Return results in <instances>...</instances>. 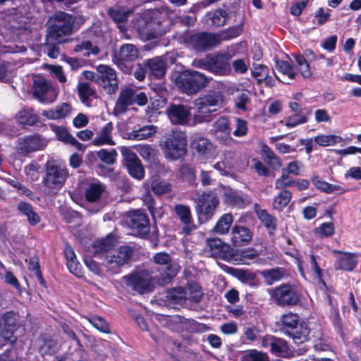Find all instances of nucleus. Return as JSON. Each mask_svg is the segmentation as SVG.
<instances>
[{
  "instance_id": "nucleus-10",
  "label": "nucleus",
  "mask_w": 361,
  "mask_h": 361,
  "mask_svg": "<svg viewBox=\"0 0 361 361\" xmlns=\"http://www.w3.org/2000/svg\"><path fill=\"white\" fill-rule=\"evenodd\" d=\"M139 51L133 44H124L113 54V62L125 73L133 69V63L138 58Z\"/></svg>"
},
{
  "instance_id": "nucleus-37",
  "label": "nucleus",
  "mask_w": 361,
  "mask_h": 361,
  "mask_svg": "<svg viewBox=\"0 0 361 361\" xmlns=\"http://www.w3.org/2000/svg\"><path fill=\"white\" fill-rule=\"evenodd\" d=\"M224 200L226 204L239 208H244L247 204V201L243 195L233 190L224 193Z\"/></svg>"
},
{
  "instance_id": "nucleus-4",
  "label": "nucleus",
  "mask_w": 361,
  "mask_h": 361,
  "mask_svg": "<svg viewBox=\"0 0 361 361\" xmlns=\"http://www.w3.org/2000/svg\"><path fill=\"white\" fill-rule=\"evenodd\" d=\"M21 326V317L18 312L8 310L0 316V349L8 343L16 341L15 333Z\"/></svg>"
},
{
  "instance_id": "nucleus-47",
  "label": "nucleus",
  "mask_w": 361,
  "mask_h": 361,
  "mask_svg": "<svg viewBox=\"0 0 361 361\" xmlns=\"http://www.w3.org/2000/svg\"><path fill=\"white\" fill-rule=\"evenodd\" d=\"M240 361H270L267 353L256 349H250L243 352Z\"/></svg>"
},
{
  "instance_id": "nucleus-59",
  "label": "nucleus",
  "mask_w": 361,
  "mask_h": 361,
  "mask_svg": "<svg viewBox=\"0 0 361 361\" xmlns=\"http://www.w3.org/2000/svg\"><path fill=\"white\" fill-rule=\"evenodd\" d=\"M34 90H51V83L42 75H35L33 78Z\"/></svg>"
},
{
  "instance_id": "nucleus-34",
  "label": "nucleus",
  "mask_w": 361,
  "mask_h": 361,
  "mask_svg": "<svg viewBox=\"0 0 361 361\" xmlns=\"http://www.w3.org/2000/svg\"><path fill=\"white\" fill-rule=\"evenodd\" d=\"M130 12V10H126L123 7L116 6L109 8L107 13L118 25V27L123 31L125 30V26L121 24L126 23L128 21Z\"/></svg>"
},
{
  "instance_id": "nucleus-57",
  "label": "nucleus",
  "mask_w": 361,
  "mask_h": 361,
  "mask_svg": "<svg viewBox=\"0 0 361 361\" xmlns=\"http://www.w3.org/2000/svg\"><path fill=\"white\" fill-rule=\"evenodd\" d=\"M89 322L100 332L105 334L110 332L109 324L102 317L97 315H92L90 317Z\"/></svg>"
},
{
  "instance_id": "nucleus-14",
  "label": "nucleus",
  "mask_w": 361,
  "mask_h": 361,
  "mask_svg": "<svg viewBox=\"0 0 361 361\" xmlns=\"http://www.w3.org/2000/svg\"><path fill=\"white\" fill-rule=\"evenodd\" d=\"M128 226L134 234L142 239H147L150 231V223L148 216L140 209L130 212Z\"/></svg>"
},
{
  "instance_id": "nucleus-3",
  "label": "nucleus",
  "mask_w": 361,
  "mask_h": 361,
  "mask_svg": "<svg viewBox=\"0 0 361 361\" xmlns=\"http://www.w3.org/2000/svg\"><path fill=\"white\" fill-rule=\"evenodd\" d=\"M160 146L166 159L178 160L187 154V136L183 132L172 131L166 135Z\"/></svg>"
},
{
  "instance_id": "nucleus-18",
  "label": "nucleus",
  "mask_w": 361,
  "mask_h": 361,
  "mask_svg": "<svg viewBox=\"0 0 361 361\" xmlns=\"http://www.w3.org/2000/svg\"><path fill=\"white\" fill-rule=\"evenodd\" d=\"M264 348H269L271 354L277 357H288L291 351L286 340L273 335H266L262 340Z\"/></svg>"
},
{
  "instance_id": "nucleus-53",
  "label": "nucleus",
  "mask_w": 361,
  "mask_h": 361,
  "mask_svg": "<svg viewBox=\"0 0 361 361\" xmlns=\"http://www.w3.org/2000/svg\"><path fill=\"white\" fill-rule=\"evenodd\" d=\"M296 66L300 71L301 75L304 78H309L312 75V72L310 69V65L307 59L302 55H293Z\"/></svg>"
},
{
  "instance_id": "nucleus-19",
  "label": "nucleus",
  "mask_w": 361,
  "mask_h": 361,
  "mask_svg": "<svg viewBox=\"0 0 361 361\" xmlns=\"http://www.w3.org/2000/svg\"><path fill=\"white\" fill-rule=\"evenodd\" d=\"M133 249L129 245H121L108 260V267L114 274L120 271L121 267L128 263L133 255Z\"/></svg>"
},
{
  "instance_id": "nucleus-22",
  "label": "nucleus",
  "mask_w": 361,
  "mask_h": 361,
  "mask_svg": "<svg viewBox=\"0 0 361 361\" xmlns=\"http://www.w3.org/2000/svg\"><path fill=\"white\" fill-rule=\"evenodd\" d=\"M231 56L226 53L209 54V71L219 75H226L231 71L229 60Z\"/></svg>"
},
{
  "instance_id": "nucleus-26",
  "label": "nucleus",
  "mask_w": 361,
  "mask_h": 361,
  "mask_svg": "<svg viewBox=\"0 0 361 361\" xmlns=\"http://www.w3.org/2000/svg\"><path fill=\"white\" fill-rule=\"evenodd\" d=\"M166 114L171 122L176 125L187 124L190 116V111L183 104H171Z\"/></svg>"
},
{
  "instance_id": "nucleus-58",
  "label": "nucleus",
  "mask_w": 361,
  "mask_h": 361,
  "mask_svg": "<svg viewBox=\"0 0 361 361\" xmlns=\"http://www.w3.org/2000/svg\"><path fill=\"white\" fill-rule=\"evenodd\" d=\"M269 71V68L267 66L254 64V68L252 70V75L257 80V83L261 85L262 79H264V78L267 76Z\"/></svg>"
},
{
  "instance_id": "nucleus-40",
  "label": "nucleus",
  "mask_w": 361,
  "mask_h": 361,
  "mask_svg": "<svg viewBox=\"0 0 361 361\" xmlns=\"http://www.w3.org/2000/svg\"><path fill=\"white\" fill-rule=\"evenodd\" d=\"M227 16L226 11L219 9L207 13L204 19L208 24L210 21L212 25L220 27L225 25Z\"/></svg>"
},
{
  "instance_id": "nucleus-7",
  "label": "nucleus",
  "mask_w": 361,
  "mask_h": 361,
  "mask_svg": "<svg viewBox=\"0 0 361 361\" xmlns=\"http://www.w3.org/2000/svg\"><path fill=\"white\" fill-rule=\"evenodd\" d=\"M121 281L133 294L144 295L152 292L154 288L153 277L145 270L126 274L122 276Z\"/></svg>"
},
{
  "instance_id": "nucleus-50",
  "label": "nucleus",
  "mask_w": 361,
  "mask_h": 361,
  "mask_svg": "<svg viewBox=\"0 0 361 361\" xmlns=\"http://www.w3.org/2000/svg\"><path fill=\"white\" fill-rule=\"evenodd\" d=\"M275 67L276 70L284 75H287L289 80H293L297 75L294 68L288 62L279 59H275Z\"/></svg>"
},
{
  "instance_id": "nucleus-15",
  "label": "nucleus",
  "mask_w": 361,
  "mask_h": 361,
  "mask_svg": "<svg viewBox=\"0 0 361 361\" xmlns=\"http://www.w3.org/2000/svg\"><path fill=\"white\" fill-rule=\"evenodd\" d=\"M136 30L141 40L146 42L159 39L166 33V29L157 23L145 18L137 20Z\"/></svg>"
},
{
  "instance_id": "nucleus-12",
  "label": "nucleus",
  "mask_w": 361,
  "mask_h": 361,
  "mask_svg": "<svg viewBox=\"0 0 361 361\" xmlns=\"http://www.w3.org/2000/svg\"><path fill=\"white\" fill-rule=\"evenodd\" d=\"M188 46L197 52H204L219 44L216 33L198 32L189 35L185 39Z\"/></svg>"
},
{
  "instance_id": "nucleus-27",
  "label": "nucleus",
  "mask_w": 361,
  "mask_h": 361,
  "mask_svg": "<svg viewBox=\"0 0 361 361\" xmlns=\"http://www.w3.org/2000/svg\"><path fill=\"white\" fill-rule=\"evenodd\" d=\"M174 322L180 324L183 331L190 334H201L210 329L205 324L200 323L193 319H187L180 315L174 317Z\"/></svg>"
},
{
  "instance_id": "nucleus-8",
  "label": "nucleus",
  "mask_w": 361,
  "mask_h": 361,
  "mask_svg": "<svg viewBox=\"0 0 361 361\" xmlns=\"http://www.w3.org/2000/svg\"><path fill=\"white\" fill-rule=\"evenodd\" d=\"M212 94H208L204 97H200L195 100V114L194 120L197 123L208 122L212 120V113L215 109L209 107L217 106L222 102L223 97L221 92H212Z\"/></svg>"
},
{
  "instance_id": "nucleus-60",
  "label": "nucleus",
  "mask_w": 361,
  "mask_h": 361,
  "mask_svg": "<svg viewBox=\"0 0 361 361\" xmlns=\"http://www.w3.org/2000/svg\"><path fill=\"white\" fill-rule=\"evenodd\" d=\"M238 279L243 283H249L251 286H257V276L254 272L247 270H241L238 274Z\"/></svg>"
},
{
  "instance_id": "nucleus-5",
  "label": "nucleus",
  "mask_w": 361,
  "mask_h": 361,
  "mask_svg": "<svg viewBox=\"0 0 361 361\" xmlns=\"http://www.w3.org/2000/svg\"><path fill=\"white\" fill-rule=\"evenodd\" d=\"M45 173L42 183L51 191H59L64 185L69 176L66 166L58 164L54 161H48L44 165Z\"/></svg>"
},
{
  "instance_id": "nucleus-41",
  "label": "nucleus",
  "mask_w": 361,
  "mask_h": 361,
  "mask_svg": "<svg viewBox=\"0 0 361 361\" xmlns=\"http://www.w3.org/2000/svg\"><path fill=\"white\" fill-rule=\"evenodd\" d=\"M185 291L186 293V299L196 303L200 302L203 297L202 288L195 281L188 282Z\"/></svg>"
},
{
  "instance_id": "nucleus-51",
  "label": "nucleus",
  "mask_w": 361,
  "mask_h": 361,
  "mask_svg": "<svg viewBox=\"0 0 361 361\" xmlns=\"http://www.w3.org/2000/svg\"><path fill=\"white\" fill-rule=\"evenodd\" d=\"M59 42L56 39H49L48 35H46L45 42L43 45L44 52L47 53L49 57L51 59H56L60 53V49L58 47Z\"/></svg>"
},
{
  "instance_id": "nucleus-31",
  "label": "nucleus",
  "mask_w": 361,
  "mask_h": 361,
  "mask_svg": "<svg viewBox=\"0 0 361 361\" xmlns=\"http://www.w3.org/2000/svg\"><path fill=\"white\" fill-rule=\"evenodd\" d=\"M114 126L112 122H108L97 133V136L94 138L92 143L95 146H102L104 145H115L116 142L112 139V131Z\"/></svg>"
},
{
  "instance_id": "nucleus-64",
  "label": "nucleus",
  "mask_w": 361,
  "mask_h": 361,
  "mask_svg": "<svg viewBox=\"0 0 361 361\" xmlns=\"http://www.w3.org/2000/svg\"><path fill=\"white\" fill-rule=\"evenodd\" d=\"M234 102L236 109L245 111L247 104L250 102V97L247 93L242 92L234 99Z\"/></svg>"
},
{
  "instance_id": "nucleus-24",
  "label": "nucleus",
  "mask_w": 361,
  "mask_h": 361,
  "mask_svg": "<svg viewBox=\"0 0 361 361\" xmlns=\"http://www.w3.org/2000/svg\"><path fill=\"white\" fill-rule=\"evenodd\" d=\"M252 237V231L245 226L235 224L231 228V243L235 247L247 245Z\"/></svg>"
},
{
  "instance_id": "nucleus-56",
  "label": "nucleus",
  "mask_w": 361,
  "mask_h": 361,
  "mask_svg": "<svg viewBox=\"0 0 361 361\" xmlns=\"http://www.w3.org/2000/svg\"><path fill=\"white\" fill-rule=\"evenodd\" d=\"M281 249L285 255L290 256L295 259L296 263L298 264V266L299 271L300 272L301 276L305 277L303 267L302 266V261L300 259V254L298 250L295 247V246L287 245H282Z\"/></svg>"
},
{
  "instance_id": "nucleus-25",
  "label": "nucleus",
  "mask_w": 361,
  "mask_h": 361,
  "mask_svg": "<svg viewBox=\"0 0 361 361\" xmlns=\"http://www.w3.org/2000/svg\"><path fill=\"white\" fill-rule=\"evenodd\" d=\"M174 212L180 222L183 224V232L185 235L190 234L191 232L196 228L190 208L182 204H177L174 206Z\"/></svg>"
},
{
  "instance_id": "nucleus-55",
  "label": "nucleus",
  "mask_w": 361,
  "mask_h": 361,
  "mask_svg": "<svg viewBox=\"0 0 361 361\" xmlns=\"http://www.w3.org/2000/svg\"><path fill=\"white\" fill-rule=\"evenodd\" d=\"M49 126L51 130L55 133L57 140L59 141L68 143L73 137V135L68 130L63 126H59L53 123L50 124Z\"/></svg>"
},
{
  "instance_id": "nucleus-2",
  "label": "nucleus",
  "mask_w": 361,
  "mask_h": 361,
  "mask_svg": "<svg viewBox=\"0 0 361 361\" xmlns=\"http://www.w3.org/2000/svg\"><path fill=\"white\" fill-rule=\"evenodd\" d=\"M50 25L47 34L49 39H56L59 43L66 41V38L73 33L75 18L65 12L58 11L49 20Z\"/></svg>"
},
{
  "instance_id": "nucleus-39",
  "label": "nucleus",
  "mask_w": 361,
  "mask_h": 361,
  "mask_svg": "<svg viewBox=\"0 0 361 361\" xmlns=\"http://www.w3.org/2000/svg\"><path fill=\"white\" fill-rule=\"evenodd\" d=\"M233 222V217L231 213L224 214L216 223L213 231L219 234L224 235L228 233Z\"/></svg>"
},
{
  "instance_id": "nucleus-13",
  "label": "nucleus",
  "mask_w": 361,
  "mask_h": 361,
  "mask_svg": "<svg viewBox=\"0 0 361 361\" xmlns=\"http://www.w3.org/2000/svg\"><path fill=\"white\" fill-rule=\"evenodd\" d=\"M300 294L293 286L283 284L276 287L272 293V298L276 303L282 307L296 305L300 301Z\"/></svg>"
},
{
  "instance_id": "nucleus-38",
  "label": "nucleus",
  "mask_w": 361,
  "mask_h": 361,
  "mask_svg": "<svg viewBox=\"0 0 361 361\" xmlns=\"http://www.w3.org/2000/svg\"><path fill=\"white\" fill-rule=\"evenodd\" d=\"M75 52H83L85 57H90V55L97 56L99 54L100 49L89 39H83L77 44L74 47Z\"/></svg>"
},
{
  "instance_id": "nucleus-33",
  "label": "nucleus",
  "mask_w": 361,
  "mask_h": 361,
  "mask_svg": "<svg viewBox=\"0 0 361 361\" xmlns=\"http://www.w3.org/2000/svg\"><path fill=\"white\" fill-rule=\"evenodd\" d=\"M257 216L261 224L265 227L269 235L274 236L277 229L278 220L276 217L269 214L266 209L258 211Z\"/></svg>"
},
{
  "instance_id": "nucleus-46",
  "label": "nucleus",
  "mask_w": 361,
  "mask_h": 361,
  "mask_svg": "<svg viewBox=\"0 0 361 361\" xmlns=\"http://www.w3.org/2000/svg\"><path fill=\"white\" fill-rule=\"evenodd\" d=\"M259 274L263 276L266 283L269 285L279 281L284 274V270L283 268H276L271 269H265L260 271Z\"/></svg>"
},
{
  "instance_id": "nucleus-20",
  "label": "nucleus",
  "mask_w": 361,
  "mask_h": 361,
  "mask_svg": "<svg viewBox=\"0 0 361 361\" xmlns=\"http://www.w3.org/2000/svg\"><path fill=\"white\" fill-rule=\"evenodd\" d=\"M332 252L337 255L334 263V267L336 270L352 271L357 267L359 257L357 253L337 250H334Z\"/></svg>"
},
{
  "instance_id": "nucleus-45",
  "label": "nucleus",
  "mask_w": 361,
  "mask_h": 361,
  "mask_svg": "<svg viewBox=\"0 0 361 361\" xmlns=\"http://www.w3.org/2000/svg\"><path fill=\"white\" fill-rule=\"evenodd\" d=\"M243 30L242 25H238L228 27V29L224 30L219 33H216L218 38L219 44L222 41L231 40L233 38L239 36Z\"/></svg>"
},
{
  "instance_id": "nucleus-16",
  "label": "nucleus",
  "mask_w": 361,
  "mask_h": 361,
  "mask_svg": "<svg viewBox=\"0 0 361 361\" xmlns=\"http://www.w3.org/2000/svg\"><path fill=\"white\" fill-rule=\"evenodd\" d=\"M121 154L123 157V165L128 174L134 179L142 180L145 178V171L137 155L126 147L121 149Z\"/></svg>"
},
{
  "instance_id": "nucleus-29",
  "label": "nucleus",
  "mask_w": 361,
  "mask_h": 361,
  "mask_svg": "<svg viewBox=\"0 0 361 361\" xmlns=\"http://www.w3.org/2000/svg\"><path fill=\"white\" fill-rule=\"evenodd\" d=\"M145 67L150 75L160 79L166 74L167 64L161 57H154L145 61Z\"/></svg>"
},
{
  "instance_id": "nucleus-23",
  "label": "nucleus",
  "mask_w": 361,
  "mask_h": 361,
  "mask_svg": "<svg viewBox=\"0 0 361 361\" xmlns=\"http://www.w3.org/2000/svg\"><path fill=\"white\" fill-rule=\"evenodd\" d=\"M97 71L100 74L99 83L104 89L118 90V79L116 71L113 68L106 65H99L97 67Z\"/></svg>"
},
{
  "instance_id": "nucleus-42",
  "label": "nucleus",
  "mask_w": 361,
  "mask_h": 361,
  "mask_svg": "<svg viewBox=\"0 0 361 361\" xmlns=\"http://www.w3.org/2000/svg\"><path fill=\"white\" fill-rule=\"evenodd\" d=\"M212 143L204 137H196L191 142V148L200 156L206 155L210 149Z\"/></svg>"
},
{
  "instance_id": "nucleus-36",
  "label": "nucleus",
  "mask_w": 361,
  "mask_h": 361,
  "mask_svg": "<svg viewBox=\"0 0 361 361\" xmlns=\"http://www.w3.org/2000/svg\"><path fill=\"white\" fill-rule=\"evenodd\" d=\"M16 119L20 125L25 128L36 125L39 121V116L32 109H23L18 112Z\"/></svg>"
},
{
  "instance_id": "nucleus-49",
  "label": "nucleus",
  "mask_w": 361,
  "mask_h": 361,
  "mask_svg": "<svg viewBox=\"0 0 361 361\" xmlns=\"http://www.w3.org/2000/svg\"><path fill=\"white\" fill-rule=\"evenodd\" d=\"M345 140L335 135H317V145L322 147L334 146L338 143L343 145Z\"/></svg>"
},
{
  "instance_id": "nucleus-30",
  "label": "nucleus",
  "mask_w": 361,
  "mask_h": 361,
  "mask_svg": "<svg viewBox=\"0 0 361 361\" xmlns=\"http://www.w3.org/2000/svg\"><path fill=\"white\" fill-rule=\"evenodd\" d=\"M17 210L20 215L27 218L28 224L35 226L41 221L40 216L35 211L32 205L27 202L20 201L17 204Z\"/></svg>"
},
{
  "instance_id": "nucleus-11",
  "label": "nucleus",
  "mask_w": 361,
  "mask_h": 361,
  "mask_svg": "<svg viewBox=\"0 0 361 361\" xmlns=\"http://www.w3.org/2000/svg\"><path fill=\"white\" fill-rule=\"evenodd\" d=\"M47 143L39 133H34L19 137L16 145L17 154L20 157H27L31 153L43 150Z\"/></svg>"
},
{
  "instance_id": "nucleus-62",
  "label": "nucleus",
  "mask_w": 361,
  "mask_h": 361,
  "mask_svg": "<svg viewBox=\"0 0 361 361\" xmlns=\"http://www.w3.org/2000/svg\"><path fill=\"white\" fill-rule=\"evenodd\" d=\"M317 190H320L326 193L336 192L342 193L343 190L338 185H332L324 181L317 180Z\"/></svg>"
},
{
  "instance_id": "nucleus-48",
  "label": "nucleus",
  "mask_w": 361,
  "mask_h": 361,
  "mask_svg": "<svg viewBox=\"0 0 361 361\" xmlns=\"http://www.w3.org/2000/svg\"><path fill=\"white\" fill-rule=\"evenodd\" d=\"M165 266V269L160 274L161 278L159 279V281H161V284L169 283L178 272V266L176 264L170 262Z\"/></svg>"
},
{
  "instance_id": "nucleus-43",
  "label": "nucleus",
  "mask_w": 361,
  "mask_h": 361,
  "mask_svg": "<svg viewBox=\"0 0 361 361\" xmlns=\"http://www.w3.org/2000/svg\"><path fill=\"white\" fill-rule=\"evenodd\" d=\"M292 198V193L290 190L283 189L274 197L272 205L273 208L279 212L283 209L288 204Z\"/></svg>"
},
{
  "instance_id": "nucleus-63",
  "label": "nucleus",
  "mask_w": 361,
  "mask_h": 361,
  "mask_svg": "<svg viewBox=\"0 0 361 361\" xmlns=\"http://www.w3.org/2000/svg\"><path fill=\"white\" fill-rule=\"evenodd\" d=\"M152 190L157 195H161L166 194L171 190V185L166 182H153Z\"/></svg>"
},
{
  "instance_id": "nucleus-9",
  "label": "nucleus",
  "mask_w": 361,
  "mask_h": 361,
  "mask_svg": "<svg viewBox=\"0 0 361 361\" xmlns=\"http://www.w3.org/2000/svg\"><path fill=\"white\" fill-rule=\"evenodd\" d=\"M219 204L217 195L212 191L203 192L196 201L195 211L198 220L206 223L211 220Z\"/></svg>"
},
{
  "instance_id": "nucleus-21",
  "label": "nucleus",
  "mask_w": 361,
  "mask_h": 361,
  "mask_svg": "<svg viewBox=\"0 0 361 361\" xmlns=\"http://www.w3.org/2000/svg\"><path fill=\"white\" fill-rule=\"evenodd\" d=\"M38 351L42 357L56 355L60 349L56 339L47 333L41 334L37 338Z\"/></svg>"
},
{
  "instance_id": "nucleus-32",
  "label": "nucleus",
  "mask_w": 361,
  "mask_h": 361,
  "mask_svg": "<svg viewBox=\"0 0 361 361\" xmlns=\"http://www.w3.org/2000/svg\"><path fill=\"white\" fill-rule=\"evenodd\" d=\"M259 254L255 248H246L240 251L233 249L232 260L239 264H249L251 261L258 257Z\"/></svg>"
},
{
  "instance_id": "nucleus-6",
  "label": "nucleus",
  "mask_w": 361,
  "mask_h": 361,
  "mask_svg": "<svg viewBox=\"0 0 361 361\" xmlns=\"http://www.w3.org/2000/svg\"><path fill=\"white\" fill-rule=\"evenodd\" d=\"M171 80L179 90H200L208 82L203 73L195 71H175L171 73Z\"/></svg>"
},
{
  "instance_id": "nucleus-28",
  "label": "nucleus",
  "mask_w": 361,
  "mask_h": 361,
  "mask_svg": "<svg viewBox=\"0 0 361 361\" xmlns=\"http://www.w3.org/2000/svg\"><path fill=\"white\" fill-rule=\"evenodd\" d=\"M106 190V186L100 180L94 179L87 185L85 191V197L87 202L94 203L99 201Z\"/></svg>"
},
{
  "instance_id": "nucleus-1",
  "label": "nucleus",
  "mask_w": 361,
  "mask_h": 361,
  "mask_svg": "<svg viewBox=\"0 0 361 361\" xmlns=\"http://www.w3.org/2000/svg\"><path fill=\"white\" fill-rule=\"evenodd\" d=\"M280 329L295 343H302L307 341L310 329L296 313L289 312L280 318Z\"/></svg>"
},
{
  "instance_id": "nucleus-61",
  "label": "nucleus",
  "mask_w": 361,
  "mask_h": 361,
  "mask_svg": "<svg viewBox=\"0 0 361 361\" xmlns=\"http://www.w3.org/2000/svg\"><path fill=\"white\" fill-rule=\"evenodd\" d=\"M135 92H121L117 104H119L124 109L133 104L135 102Z\"/></svg>"
},
{
  "instance_id": "nucleus-17",
  "label": "nucleus",
  "mask_w": 361,
  "mask_h": 361,
  "mask_svg": "<svg viewBox=\"0 0 361 361\" xmlns=\"http://www.w3.org/2000/svg\"><path fill=\"white\" fill-rule=\"evenodd\" d=\"M206 247L207 252L212 257L226 262L232 260L233 248L220 238H212L207 239Z\"/></svg>"
},
{
  "instance_id": "nucleus-35",
  "label": "nucleus",
  "mask_w": 361,
  "mask_h": 361,
  "mask_svg": "<svg viewBox=\"0 0 361 361\" xmlns=\"http://www.w3.org/2000/svg\"><path fill=\"white\" fill-rule=\"evenodd\" d=\"M116 240L112 234H108L105 238L95 240L92 244L95 254H104L111 250L115 245Z\"/></svg>"
},
{
  "instance_id": "nucleus-54",
  "label": "nucleus",
  "mask_w": 361,
  "mask_h": 361,
  "mask_svg": "<svg viewBox=\"0 0 361 361\" xmlns=\"http://www.w3.org/2000/svg\"><path fill=\"white\" fill-rule=\"evenodd\" d=\"M33 97L41 104H49L53 103L58 97V92H32Z\"/></svg>"
},
{
  "instance_id": "nucleus-52",
  "label": "nucleus",
  "mask_w": 361,
  "mask_h": 361,
  "mask_svg": "<svg viewBox=\"0 0 361 361\" xmlns=\"http://www.w3.org/2000/svg\"><path fill=\"white\" fill-rule=\"evenodd\" d=\"M97 156L102 162L111 165L116 162L118 154L115 149H101L97 152Z\"/></svg>"
},
{
  "instance_id": "nucleus-44",
  "label": "nucleus",
  "mask_w": 361,
  "mask_h": 361,
  "mask_svg": "<svg viewBox=\"0 0 361 361\" xmlns=\"http://www.w3.org/2000/svg\"><path fill=\"white\" fill-rule=\"evenodd\" d=\"M185 300L186 293L181 287L169 289L166 293V301L171 305L181 304Z\"/></svg>"
}]
</instances>
